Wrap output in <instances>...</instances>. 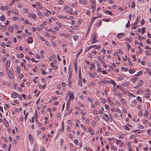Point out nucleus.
Listing matches in <instances>:
<instances>
[{"label": "nucleus", "instance_id": "f257e3e1", "mask_svg": "<svg viewBox=\"0 0 151 151\" xmlns=\"http://www.w3.org/2000/svg\"><path fill=\"white\" fill-rule=\"evenodd\" d=\"M98 35L97 34L95 33L92 36V39L91 40V42L92 43L97 42L99 41L96 39L98 37Z\"/></svg>", "mask_w": 151, "mask_h": 151}, {"label": "nucleus", "instance_id": "f03ea898", "mask_svg": "<svg viewBox=\"0 0 151 151\" xmlns=\"http://www.w3.org/2000/svg\"><path fill=\"white\" fill-rule=\"evenodd\" d=\"M103 118L104 119L106 122L109 121V119L108 115L106 114H104L103 115Z\"/></svg>", "mask_w": 151, "mask_h": 151}, {"label": "nucleus", "instance_id": "7ed1b4c3", "mask_svg": "<svg viewBox=\"0 0 151 151\" xmlns=\"http://www.w3.org/2000/svg\"><path fill=\"white\" fill-rule=\"evenodd\" d=\"M28 16L29 17L32 18L34 20H35L36 19V15L35 14H32L30 13H29Z\"/></svg>", "mask_w": 151, "mask_h": 151}, {"label": "nucleus", "instance_id": "20e7f679", "mask_svg": "<svg viewBox=\"0 0 151 151\" xmlns=\"http://www.w3.org/2000/svg\"><path fill=\"white\" fill-rule=\"evenodd\" d=\"M125 35V34L124 33H119L117 34V37L118 39H120L124 37Z\"/></svg>", "mask_w": 151, "mask_h": 151}, {"label": "nucleus", "instance_id": "39448f33", "mask_svg": "<svg viewBox=\"0 0 151 151\" xmlns=\"http://www.w3.org/2000/svg\"><path fill=\"white\" fill-rule=\"evenodd\" d=\"M88 132L91 135H93L94 134V132L93 130L91 127H89L88 128Z\"/></svg>", "mask_w": 151, "mask_h": 151}, {"label": "nucleus", "instance_id": "423d86ee", "mask_svg": "<svg viewBox=\"0 0 151 151\" xmlns=\"http://www.w3.org/2000/svg\"><path fill=\"white\" fill-rule=\"evenodd\" d=\"M129 7H131L132 8L135 7V4L134 1H131L130 2L129 4Z\"/></svg>", "mask_w": 151, "mask_h": 151}, {"label": "nucleus", "instance_id": "0eeeda50", "mask_svg": "<svg viewBox=\"0 0 151 151\" xmlns=\"http://www.w3.org/2000/svg\"><path fill=\"white\" fill-rule=\"evenodd\" d=\"M28 137L30 142L31 144L33 143L34 142L33 137L30 134H29L28 135Z\"/></svg>", "mask_w": 151, "mask_h": 151}, {"label": "nucleus", "instance_id": "6e6552de", "mask_svg": "<svg viewBox=\"0 0 151 151\" xmlns=\"http://www.w3.org/2000/svg\"><path fill=\"white\" fill-rule=\"evenodd\" d=\"M149 89H147L146 91V94L145 96V97L146 98H149L150 97V93L149 92Z\"/></svg>", "mask_w": 151, "mask_h": 151}, {"label": "nucleus", "instance_id": "1a4fd4ad", "mask_svg": "<svg viewBox=\"0 0 151 151\" xmlns=\"http://www.w3.org/2000/svg\"><path fill=\"white\" fill-rule=\"evenodd\" d=\"M104 13L106 14H108L112 16L113 15V14L110 11H109L105 10H104Z\"/></svg>", "mask_w": 151, "mask_h": 151}, {"label": "nucleus", "instance_id": "9d476101", "mask_svg": "<svg viewBox=\"0 0 151 151\" xmlns=\"http://www.w3.org/2000/svg\"><path fill=\"white\" fill-rule=\"evenodd\" d=\"M107 82L109 83H111L114 86H115L116 84V82L112 80H111L109 81H107Z\"/></svg>", "mask_w": 151, "mask_h": 151}, {"label": "nucleus", "instance_id": "9b49d317", "mask_svg": "<svg viewBox=\"0 0 151 151\" xmlns=\"http://www.w3.org/2000/svg\"><path fill=\"white\" fill-rule=\"evenodd\" d=\"M74 98V96L73 94L72 93H70L69 95V99L73 100Z\"/></svg>", "mask_w": 151, "mask_h": 151}, {"label": "nucleus", "instance_id": "f8f14e48", "mask_svg": "<svg viewBox=\"0 0 151 151\" xmlns=\"http://www.w3.org/2000/svg\"><path fill=\"white\" fill-rule=\"evenodd\" d=\"M18 95V94H17L16 93L14 92L12 93L11 95L12 98H16L17 97Z\"/></svg>", "mask_w": 151, "mask_h": 151}, {"label": "nucleus", "instance_id": "ddd939ff", "mask_svg": "<svg viewBox=\"0 0 151 151\" xmlns=\"http://www.w3.org/2000/svg\"><path fill=\"white\" fill-rule=\"evenodd\" d=\"M10 61L9 60H8L6 61V65L7 68H8L10 66Z\"/></svg>", "mask_w": 151, "mask_h": 151}, {"label": "nucleus", "instance_id": "4468645a", "mask_svg": "<svg viewBox=\"0 0 151 151\" xmlns=\"http://www.w3.org/2000/svg\"><path fill=\"white\" fill-rule=\"evenodd\" d=\"M27 41H28V43L29 44H31V43H32L33 41V40L32 38L30 37H29Z\"/></svg>", "mask_w": 151, "mask_h": 151}, {"label": "nucleus", "instance_id": "2eb2a0df", "mask_svg": "<svg viewBox=\"0 0 151 151\" xmlns=\"http://www.w3.org/2000/svg\"><path fill=\"white\" fill-rule=\"evenodd\" d=\"M79 81L78 83V85L80 86H81L82 85V83L81 82V76H79Z\"/></svg>", "mask_w": 151, "mask_h": 151}, {"label": "nucleus", "instance_id": "dca6fc26", "mask_svg": "<svg viewBox=\"0 0 151 151\" xmlns=\"http://www.w3.org/2000/svg\"><path fill=\"white\" fill-rule=\"evenodd\" d=\"M58 17L62 19H69V18H68L66 17L65 16H63L62 15H60Z\"/></svg>", "mask_w": 151, "mask_h": 151}, {"label": "nucleus", "instance_id": "f3484780", "mask_svg": "<svg viewBox=\"0 0 151 151\" xmlns=\"http://www.w3.org/2000/svg\"><path fill=\"white\" fill-rule=\"evenodd\" d=\"M140 19V17L138 16L136 19V20L134 23V24L137 25L138 23L139 20Z\"/></svg>", "mask_w": 151, "mask_h": 151}, {"label": "nucleus", "instance_id": "a211bd4d", "mask_svg": "<svg viewBox=\"0 0 151 151\" xmlns=\"http://www.w3.org/2000/svg\"><path fill=\"white\" fill-rule=\"evenodd\" d=\"M7 73L8 76H12V72L8 69V68H7Z\"/></svg>", "mask_w": 151, "mask_h": 151}, {"label": "nucleus", "instance_id": "6ab92c4d", "mask_svg": "<svg viewBox=\"0 0 151 151\" xmlns=\"http://www.w3.org/2000/svg\"><path fill=\"white\" fill-rule=\"evenodd\" d=\"M0 19L1 21L3 22H4L5 20V17L4 15H1L0 18Z\"/></svg>", "mask_w": 151, "mask_h": 151}, {"label": "nucleus", "instance_id": "aec40b11", "mask_svg": "<svg viewBox=\"0 0 151 151\" xmlns=\"http://www.w3.org/2000/svg\"><path fill=\"white\" fill-rule=\"evenodd\" d=\"M95 66L93 64H91V66L90 67V69L91 70H92L93 69L95 68Z\"/></svg>", "mask_w": 151, "mask_h": 151}, {"label": "nucleus", "instance_id": "412c9836", "mask_svg": "<svg viewBox=\"0 0 151 151\" xmlns=\"http://www.w3.org/2000/svg\"><path fill=\"white\" fill-rule=\"evenodd\" d=\"M137 78L135 77V78H131V79L132 81L134 83L135 82H136V81H137Z\"/></svg>", "mask_w": 151, "mask_h": 151}, {"label": "nucleus", "instance_id": "4be33fe9", "mask_svg": "<svg viewBox=\"0 0 151 151\" xmlns=\"http://www.w3.org/2000/svg\"><path fill=\"white\" fill-rule=\"evenodd\" d=\"M142 122L143 123L145 124H147L149 123V122L148 121V120L145 119H143L142 120Z\"/></svg>", "mask_w": 151, "mask_h": 151}, {"label": "nucleus", "instance_id": "5701e85b", "mask_svg": "<svg viewBox=\"0 0 151 151\" xmlns=\"http://www.w3.org/2000/svg\"><path fill=\"white\" fill-rule=\"evenodd\" d=\"M100 100H101V102L102 103H103V104L105 103L106 102V100L104 99L101 98Z\"/></svg>", "mask_w": 151, "mask_h": 151}, {"label": "nucleus", "instance_id": "b1692460", "mask_svg": "<svg viewBox=\"0 0 151 151\" xmlns=\"http://www.w3.org/2000/svg\"><path fill=\"white\" fill-rule=\"evenodd\" d=\"M102 24V21L101 20H99L96 24L97 26H100Z\"/></svg>", "mask_w": 151, "mask_h": 151}, {"label": "nucleus", "instance_id": "393cba45", "mask_svg": "<svg viewBox=\"0 0 151 151\" xmlns=\"http://www.w3.org/2000/svg\"><path fill=\"white\" fill-rule=\"evenodd\" d=\"M129 82H124L123 83L122 85L123 86H127L129 85Z\"/></svg>", "mask_w": 151, "mask_h": 151}, {"label": "nucleus", "instance_id": "a878e982", "mask_svg": "<svg viewBox=\"0 0 151 151\" xmlns=\"http://www.w3.org/2000/svg\"><path fill=\"white\" fill-rule=\"evenodd\" d=\"M61 125H62V131L64 130V124L63 122H62L61 123Z\"/></svg>", "mask_w": 151, "mask_h": 151}, {"label": "nucleus", "instance_id": "bb28decb", "mask_svg": "<svg viewBox=\"0 0 151 151\" xmlns=\"http://www.w3.org/2000/svg\"><path fill=\"white\" fill-rule=\"evenodd\" d=\"M137 101H139L140 102H142V100L141 98L139 96H137Z\"/></svg>", "mask_w": 151, "mask_h": 151}, {"label": "nucleus", "instance_id": "cd10ccee", "mask_svg": "<svg viewBox=\"0 0 151 151\" xmlns=\"http://www.w3.org/2000/svg\"><path fill=\"white\" fill-rule=\"evenodd\" d=\"M50 65L51 67H53L55 70H56L57 68V67L56 65H55L53 63H51Z\"/></svg>", "mask_w": 151, "mask_h": 151}, {"label": "nucleus", "instance_id": "c85d7f7f", "mask_svg": "<svg viewBox=\"0 0 151 151\" xmlns=\"http://www.w3.org/2000/svg\"><path fill=\"white\" fill-rule=\"evenodd\" d=\"M144 115L146 117H147L148 116V113L147 111L146 110L145 111V113L144 114Z\"/></svg>", "mask_w": 151, "mask_h": 151}, {"label": "nucleus", "instance_id": "c756f323", "mask_svg": "<svg viewBox=\"0 0 151 151\" xmlns=\"http://www.w3.org/2000/svg\"><path fill=\"white\" fill-rule=\"evenodd\" d=\"M81 127L84 130V131H86V128L83 125L81 124Z\"/></svg>", "mask_w": 151, "mask_h": 151}, {"label": "nucleus", "instance_id": "7c9ffc66", "mask_svg": "<svg viewBox=\"0 0 151 151\" xmlns=\"http://www.w3.org/2000/svg\"><path fill=\"white\" fill-rule=\"evenodd\" d=\"M104 108L103 107H101V109L99 111V114H102V111H104Z\"/></svg>", "mask_w": 151, "mask_h": 151}, {"label": "nucleus", "instance_id": "2f4dec72", "mask_svg": "<svg viewBox=\"0 0 151 151\" xmlns=\"http://www.w3.org/2000/svg\"><path fill=\"white\" fill-rule=\"evenodd\" d=\"M135 72V70L134 69H130L129 70V73L132 74Z\"/></svg>", "mask_w": 151, "mask_h": 151}, {"label": "nucleus", "instance_id": "473e14b6", "mask_svg": "<svg viewBox=\"0 0 151 151\" xmlns=\"http://www.w3.org/2000/svg\"><path fill=\"white\" fill-rule=\"evenodd\" d=\"M121 68L122 70H123L125 71H127L128 70V69L127 68H126L123 67H122Z\"/></svg>", "mask_w": 151, "mask_h": 151}, {"label": "nucleus", "instance_id": "72a5a7b5", "mask_svg": "<svg viewBox=\"0 0 151 151\" xmlns=\"http://www.w3.org/2000/svg\"><path fill=\"white\" fill-rule=\"evenodd\" d=\"M143 83V81L142 80H140L138 81V85L140 86Z\"/></svg>", "mask_w": 151, "mask_h": 151}, {"label": "nucleus", "instance_id": "f704fd0d", "mask_svg": "<svg viewBox=\"0 0 151 151\" xmlns=\"http://www.w3.org/2000/svg\"><path fill=\"white\" fill-rule=\"evenodd\" d=\"M144 38L143 37L141 36L140 35H139L138 37V39L140 41H142L143 39Z\"/></svg>", "mask_w": 151, "mask_h": 151}, {"label": "nucleus", "instance_id": "c9c22d12", "mask_svg": "<svg viewBox=\"0 0 151 151\" xmlns=\"http://www.w3.org/2000/svg\"><path fill=\"white\" fill-rule=\"evenodd\" d=\"M138 127L141 129H143L144 128V127L142 125L140 124H138Z\"/></svg>", "mask_w": 151, "mask_h": 151}, {"label": "nucleus", "instance_id": "e433bc0d", "mask_svg": "<svg viewBox=\"0 0 151 151\" xmlns=\"http://www.w3.org/2000/svg\"><path fill=\"white\" fill-rule=\"evenodd\" d=\"M121 102L122 103V104H123L124 105L125 104L126 102L124 101V99L123 98H122L121 99Z\"/></svg>", "mask_w": 151, "mask_h": 151}, {"label": "nucleus", "instance_id": "4c0bfd02", "mask_svg": "<svg viewBox=\"0 0 151 151\" xmlns=\"http://www.w3.org/2000/svg\"><path fill=\"white\" fill-rule=\"evenodd\" d=\"M146 29V28L145 27H143L142 28V33L143 34L145 32V29Z\"/></svg>", "mask_w": 151, "mask_h": 151}, {"label": "nucleus", "instance_id": "58836bf2", "mask_svg": "<svg viewBox=\"0 0 151 151\" xmlns=\"http://www.w3.org/2000/svg\"><path fill=\"white\" fill-rule=\"evenodd\" d=\"M31 61L32 62H34L36 63H38V60H35V59L34 58H32L31 59Z\"/></svg>", "mask_w": 151, "mask_h": 151}, {"label": "nucleus", "instance_id": "ea45409f", "mask_svg": "<svg viewBox=\"0 0 151 151\" xmlns=\"http://www.w3.org/2000/svg\"><path fill=\"white\" fill-rule=\"evenodd\" d=\"M116 87L121 90H123V89L120 85H118Z\"/></svg>", "mask_w": 151, "mask_h": 151}, {"label": "nucleus", "instance_id": "a19ab883", "mask_svg": "<svg viewBox=\"0 0 151 151\" xmlns=\"http://www.w3.org/2000/svg\"><path fill=\"white\" fill-rule=\"evenodd\" d=\"M147 70L148 73L150 75H151V68L150 69H147Z\"/></svg>", "mask_w": 151, "mask_h": 151}, {"label": "nucleus", "instance_id": "79ce46f5", "mask_svg": "<svg viewBox=\"0 0 151 151\" xmlns=\"http://www.w3.org/2000/svg\"><path fill=\"white\" fill-rule=\"evenodd\" d=\"M136 28V25H134V24H133L132 27L131 29H135Z\"/></svg>", "mask_w": 151, "mask_h": 151}, {"label": "nucleus", "instance_id": "37998d69", "mask_svg": "<svg viewBox=\"0 0 151 151\" xmlns=\"http://www.w3.org/2000/svg\"><path fill=\"white\" fill-rule=\"evenodd\" d=\"M127 147L129 148H130L131 146V144L130 142H128L127 143Z\"/></svg>", "mask_w": 151, "mask_h": 151}, {"label": "nucleus", "instance_id": "c03bdc74", "mask_svg": "<svg viewBox=\"0 0 151 151\" xmlns=\"http://www.w3.org/2000/svg\"><path fill=\"white\" fill-rule=\"evenodd\" d=\"M145 53L148 56L150 55V52L148 50L145 51Z\"/></svg>", "mask_w": 151, "mask_h": 151}, {"label": "nucleus", "instance_id": "a18cd8bd", "mask_svg": "<svg viewBox=\"0 0 151 151\" xmlns=\"http://www.w3.org/2000/svg\"><path fill=\"white\" fill-rule=\"evenodd\" d=\"M24 23H26V24H29L30 25H32V23H30L27 20H25V22Z\"/></svg>", "mask_w": 151, "mask_h": 151}, {"label": "nucleus", "instance_id": "49530a36", "mask_svg": "<svg viewBox=\"0 0 151 151\" xmlns=\"http://www.w3.org/2000/svg\"><path fill=\"white\" fill-rule=\"evenodd\" d=\"M147 133L149 135H151V129H148L147 131Z\"/></svg>", "mask_w": 151, "mask_h": 151}, {"label": "nucleus", "instance_id": "de8ad7c7", "mask_svg": "<svg viewBox=\"0 0 151 151\" xmlns=\"http://www.w3.org/2000/svg\"><path fill=\"white\" fill-rule=\"evenodd\" d=\"M74 142L76 145H77L78 143V142L77 139H76L74 140Z\"/></svg>", "mask_w": 151, "mask_h": 151}, {"label": "nucleus", "instance_id": "09e8293b", "mask_svg": "<svg viewBox=\"0 0 151 151\" xmlns=\"http://www.w3.org/2000/svg\"><path fill=\"white\" fill-rule=\"evenodd\" d=\"M92 46H90L88 47V49H86L85 50V52H86L88 51V50L90 49H91L92 48Z\"/></svg>", "mask_w": 151, "mask_h": 151}, {"label": "nucleus", "instance_id": "8fccbe9b", "mask_svg": "<svg viewBox=\"0 0 151 151\" xmlns=\"http://www.w3.org/2000/svg\"><path fill=\"white\" fill-rule=\"evenodd\" d=\"M17 72L18 73H19L20 72V70H21V68L19 67H17Z\"/></svg>", "mask_w": 151, "mask_h": 151}, {"label": "nucleus", "instance_id": "3c124183", "mask_svg": "<svg viewBox=\"0 0 151 151\" xmlns=\"http://www.w3.org/2000/svg\"><path fill=\"white\" fill-rule=\"evenodd\" d=\"M138 49L139 50V52L140 53H142L143 52L142 50L140 48V47L139 46L138 47Z\"/></svg>", "mask_w": 151, "mask_h": 151}, {"label": "nucleus", "instance_id": "603ef678", "mask_svg": "<svg viewBox=\"0 0 151 151\" xmlns=\"http://www.w3.org/2000/svg\"><path fill=\"white\" fill-rule=\"evenodd\" d=\"M50 31L53 34H55L56 32L55 31L51 29H50Z\"/></svg>", "mask_w": 151, "mask_h": 151}, {"label": "nucleus", "instance_id": "864d4df0", "mask_svg": "<svg viewBox=\"0 0 151 151\" xmlns=\"http://www.w3.org/2000/svg\"><path fill=\"white\" fill-rule=\"evenodd\" d=\"M69 11L70 12L69 13V14L72 15L73 14V13H72V12H73V9L72 8H70L69 10Z\"/></svg>", "mask_w": 151, "mask_h": 151}, {"label": "nucleus", "instance_id": "5fc2aeb1", "mask_svg": "<svg viewBox=\"0 0 151 151\" xmlns=\"http://www.w3.org/2000/svg\"><path fill=\"white\" fill-rule=\"evenodd\" d=\"M64 142V140L63 139H61L60 142V145L62 146L63 144V143Z\"/></svg>", "mask_w": 151, "mask_h": 151}, {"label": "nucleus", "instance_id": "6e6d98bb", "mask_svg": "<svg viewBox=\"0 0 151 151\" xmlns=\"http://www.w3.org/2000/svg\"><path fill=\"white\" fill-rule=\"evenodd\" d=\"M129 24H130L129 21H128L127 23L126 24V27L127 28H129Z\"/></svg>", "mask_w": 151, "mask_h": 151}, {"label": "nucleus", "instance_id": "4d7b16f0", "mask_svg": "<svg viewBox=\"0 0 151 151\" xmlns=\"http://www.w3.org/2000/svg\"><path fill=\"white\" fill-rule=\"evenodd\" d=\"M73 38L75 40H76L78 39V36L77 35H74L73 37Z\"/></svg>", "mask_w": 151, "mask_h": 151}, {"label": "nucleus", "instance_id": "13d9d810", "mask_svg": "<svg viewBox=\"0 0 151 151\" xmlns=\"http://www.w3.org/2000/svg\"><path fill=\"white\" fill-rule=\"evenodd\" d=\"M110 19H102V20L104 21H105L106 22H108L110 21Z\"/></svg>", "mask_w": 151, "mask_h": 151}, {"label": "nucleus", "instance_id": "bf43d9fd", "mask_svg": "<svg viewBox=\"0 0 151 151\" xmlns=\"http://www.w3.org/2000/svg\"><path fill=\"white\" fill-rule=\"evenodd\" d=\"M105 108L107 110H109V105L106 104L105 105Z\"/></svg>", "mask_w": 151, "mask_h": 151}, {"label": "nucleus", "instance_id": "052dcab7", "mask_svg": "<svg viewBox=\"0 0 151 151\" xmlns=\"http://www.w3.org/2000/svg\"><path fill=\"white\" fill-rule=\"evenodd\" d=\"M127 47L128 48V50L129 51V48H130V44L129 43H127Z\"/></svg>", "mask_w": 151, "mask_h": 151}, {"label": "nucleus", "instance_id": "680f3d73", "mask_svg": "<svg viewBox=\"0 0 151 151\" xmlns=\"http://www.w3.org/2000/svg\"><path fill=\"white\" fill-rule=\"evenodd\" d=\"M142 114V113L141 111H140L138 114V115L139 116H141Z\"/></svg>", "mask_w": 151, "mask_h": 151}, {"label": "nucleus", "instance_id": "e2e57ef3", "mask_svg": "<svg viewBox=\"0 0 151 151\" xmlns=\"http://www.w3.org/2000/svg\"><path fill=\"white\" fill-rule=\"evenodd\" d=\"M124 129L128 131H129L130 130L129 127L128 126L126 125L124 126Z\"/></svg>", "mask_w": 151, "mask_h": 151}, {"label": "nucleus", "instance_id": "0e129e2a", "mask_svg": "<svg viewBox=\"0 0 151 151\" xmlns=\"http://www.w3.org/2000/svg\"><path fill=\"white\" fill-rule=\"evenodd\" d=\"M101 47V46L100 45L96 46L95 47V48L96 49H100Z\"/></svg>", "mask_w": 151, "mask_h": 151}, {"label": "nucleus", "instance_id": "69168bd1", "mask_svg": "<svg viewBox=\"0 0 151 151\" xmlns=\"http://www.w3.org/2000/svg\"><path fill=\"white\" fill-rule=\"evenodd\" d=\"M12 12L13 14H17V10L16 9L13 10L12 11Z\"/></svg>", "mask_w": 151, "mask_h": 151}, {"label": "nucleus", "instance_id": "338daca9", "mask_svg": "<svg viewBox=\"0 0 151 151\" xmlns=\"http://www.w3.org/2000/svg\"><path fill=\"white\" fill-rule=\"evenodd\" d=\"M55 56L54 55H52V56H50L49 57V60L50 61H52V58H53V57H54Z\"/></svg>", "mask_w": 151, "mask_h": 151}, {"label": "nucleus", "instance_id": "774afa93", "mask_svg": "<svg viewBox=\"0 0 151 151\" xmlns=\"http://www.w3.org/2000/svg\"><path fill=\"white\" fill-rule=\"evenodd\" d=\"M145 21L142 19L140 22V23L141 24V25L144 24H145Z\"/></svg>", "mask_w": 151, "mask_h": 151}]
</instances>
